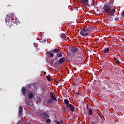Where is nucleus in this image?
Returning a JSON list of instances; mask_svg holds the SVG:
<instances>
[{
    "label": "nucleus",
    "mask_w": 124,
    "mask_h": 124,
    "mask_svg": "<svg viewBox=\"0 0 124 124\" xmlns=\"http://www.w3.org/2000/svg\"><path fill=\"white\" fill-rule=\"evenodd\" d=\"M79 34L82 36H83V37H86V36H88V35H89V34H90L87 28H86V27H85L84 29H82L80 31Z\"/></svg>",
    "instance_id": "1"
},
{
    "label": "nucleus",
    "mask_w": 124,
    "mask_h": 124,
    "mask_svg": "<svg viewBox=\"0 0 124 124\" xmlns=\"http://www.w3.org/2000/svg\"><path fill=\"white\" fill-rule=\"evenodd\" d=\"M29 90L31 92L35 91L37 89V85L35 84H31L29 85Z\"/></svg>",
    "instance_id": "2"
},
{
    "label": "nucleus",
    "mask_w": 124,
    "mask_h": 124,
    "mask_svg": "<svg viewBox=\"0 0 124 124\" xmlns=\"http://www.w3.org/2000/svg\"><path fill=\"white\" fill-rule=\"evenodd\" d=\"M85 28H86V30H87V31L89 32V33H91V32H93V30H94V27L93 26H86Z\"/></svg>",
    "instance_id": "3"
},
{
    "label": "nucleus",
    "mask_w": 124,
    "mask_h": 124,
    "mask_svg": "<svg viewBox=\"0 0 124 124\" xmlns=\"http://www.w3.org/2000/svg\"><path fill=\"white\" fill-rule=\"evenodd\" d=\"M66 108L67 109H70L71 112H74V110H75V108L71 104H70L66 106Z\"/></svg>",
    "instance_id": "4"
},
{
    "label": "nucleus",
    "mask_w": 124,
    "mask_h": 124,
    "mask_svg": "<svg viewBox=\"0 0 124 124\" xmlns=\"http://www.w3.org/2000/svg\"><path fill=\"white\" fill-rule=\"evenodd\" d=\"M46 54L47 55V57H48V58H54V53L52 50L49 51H47L46 52Z\"/></svg>",
    "instance_id": "5"
},
{
    "label": "nucleus",
    "mask_w": 124,
    "mask_h": 124,
    "mask_svg": "<svg viewBox=\"0 0 124 124\" xmlns=\"http://www.w3.org/2000/svg\"><path fill=\"white\" fill-rule=\"evenodd\" d=\"M103 9L105 12H108V10H110L111 8L109 5H105L103 6Z\"/></svg>",
    "instance_id": "6"
},
{
    "label": "nucleus",
    "mask_w": 124,
    "mask_h": 124,
    "mask_svg": "<svg viewBox=\"0 0 124 124\" xmlns=\"http://www.w3.org/2000/svg\"><path fill=\"white\" fill-rule=\"evenodd\" d=\"M6 21V24L7 26H8L9 27H11L12 26V18H11V20H8L7 19H5Z\"/></svg>",
    "instance_id": "7"
},
{
    "label": "nucleus",
    "mask_w": 124,
    "mask_h": 124,
    "mask_svg": "<svg viewBox=\"0 0 124 124\" xmlns=\"http://www.w3.org/2000/svg\"><path fill=\"white\" fill-rule=\"evenodd\" d=\"M50 96L52 100H57V98H56V95L53 93V92H50Z\"/></svg>",
    "instance_id": "8"
},
{
    "label": "nucleus",
    "mask_w": 124,
    "mask_h": 124,
    "mask_svg": "<svg viewBox=\"0 0 124 124\" xmlns=\"http://www.w3.org/2000/svg\"><path fill=\"white\" fill-rule=\"evenodd\" d=\"M52 103H53V100L51 98L48 99L47 101V102H44V104L45 105H47V104L48 105H52Z\"/></svg>",
    "instance_id": "9"
},
{
    "label": "nucleus",
    "mask_w": 124,
    "mask_h": 124,
    "mask_svg": "<svg viewBox=\"0 0 124 124\" xmlns=\"http://www.w3.org/2000/svg\"><path fill=\"white\" fill-rule=\"evenodd\" d=\"M81 3L83 5H87L89 6V0H80Z\"/></svg>",
    "instance_id": "10"
},
{
    "label": "nucleus",
    "mask_w": 124,
    "mask_h": 124,
    "mask_svg": "<svg viewBox=\"0 0 124 124\" xmlns=\"http://www.w3.org/2000/svg\"><path fill=\"white\" fill-rule=\"evenodd\" d=\"M64 62H65V58L62 57L59 59L58 62L60 64H62Z\"/></svg>",
    "instance_id": "11"
},
{
    "label": "nucleus",
    "mask_w": 124,
    "mask_h": 124,
    "mask_svg": "<svg viewBox=\"0 0 124 124\" xmlns=\"http://www.w3.org/2000/svg\"><path fill=\"white\" fill-rule=\"evenodd\" d=\"M71 52L74 54H76V53L78 52V47L72 48L71 49Z\"/></svg>",
    "instance_id": "12"
},
{
    "label": "nucleus",
    "mask_w": 124,
    "mask_h": 124,
    "mask_svg": "<svg viewBox=\"0 0 124 124\" xmlns=\"http://www.w3.org/2000/svg\"><path fill=\"white\" fill-rule=\"evenodd\" d=\"M23 112V107L21 106H20L19 108V116H20V117H22V112Z\"/></svg>",
    "instance_id": "13"
},
{
    "label": "nucleus",
    "mask_w": 124,
    "mask_h": 124,
    "mask_svg": "<svg viewBox=\"0 0 124 124\" xmlns=\"http://www.w3.org/2000/svg\"><path fill=\"white\" fill-rule=\"evenodd\" d=\"M41 89L42 90V92L43 93L46 92V85H42Z\"/></svg>",
    "instance_id": "14"
},
{
    "label": "nucleus",
    "mask_w": 124,
    "mask_h": 124,
    "mask_svg": "<svg viewBox=\"0 0 124 124\" xmlns=\"http://www.w3.org/2000/svg\"><path fill=\"white\" fill-rule=\"evenodd\" d=\"M26 88L25 87H22L21 89V93L23 94V95H26Z\"/></svg>",
    "instance_id": "15"
},
{
    "label": "nucleus",
    "mask_w": 124,
    "mask_h": 124,
    "mask_svg": "<svg viewBox=\"0 0 124 124\" xmlns=\"http://www.w3.org/2000/svg\"><path fill=\"white\" fill-rule=\"evenodd\" d=\"M26 104L28 107H31L32 105V103L31 102V101H28L26 102Z\"/></svg>",
    "instance_id": "16"
},
{
    "label": "nucleus",
    "mask_w": 124,
    "mask_h": 124,
    "mask_svg": "<svg viewBox=\"0 0 124 124\" xmlns=\"http://www.w3.org/2000/svg\"><path fill=\"white\" fill-rule=\"evenodd\" d=\"M75 96H77V97H79L81 96V95H82V94H81V93H78L77 91L75 92Z\"/></svg>",
    "instance_id": "17"
},
{
    "label": "nucleus",
    "mask_w": 124,
    "mask_h": 124,
    "mask_svg": "<svg viewBox=\"0 0 124 124\" xmlns=\"http://www.w3.org/2000/svg\"><path fill=\"white\" fill-rule=\"evenodd\" d=\"M64 104L65 105H66V106H67V105H69V101H68V100L67 99H65L64 100Z\"/></svg>",
    "instance_id": "18"
},
{
    "label": "nucleus",
    "mask_w": 124,
    "mask_h": 124,
    "mask_svg": "<svg viewBox=\"0 0 124 124\" xmlns=\"http://www.w3.org/2000/svg\"><path fill=\"white\" fill-rule=\"evenodd\" d=\"M42 117L44 118V119H47V118H49V116L48 115H47L46 113H44L42 114Z\"/></svg>",
    "instance_id": "19"
},
{
    "label": "nucleus",
    "mask_w": 124,
    "mask_h": 124,
    "mask_svg": "<svg viewBox=\"0 0 124 124\" xmlns=\"http://www.w3.org/2000/svg\"><path fill=\"white\" fill-rule=\"evenodd\" d=\"M56 56H57L58 58H62V52H61L60 50L59 52H57Z\"/></svg>",
    "instance_id": "20"
},
{
    "label": "nucleus",
    "mask_w": 124,
    "mask_h": 124,
    "mask_svg": "<svg viewBox=\"0 0 124 124\" xmlns=\"http://www.w3.org/2000/svg\"><path fill=\"white\" fill-rule=\"evenodd\" d=\"M61 38H62V39H66V35L65 34H62L61 35Z\"/></svg>",
    "instance_id": "21"
},
{
    "label": "nucleus",
    "mask_w": 124,
    "mask_h": 124,
    "mask_svg": "<svg viewBox=\"0 0 124 124\" xmlns=\"http://www.w3.org/2000/svg\"><path fill=\"white\" fill-rule=\"evenodd\" d=\"M88 114L90 116H92V115H93V110L92 109L90 108L88 109Z\"/></svg>",
    "instance_id": "22"
},
{
    "label": "nucleus",
    "mask_w": 124,
    "mask_h": 124,
    "mask_svg": "<svg viewBox=\"0 0 124 124\" xmlns=\"http://www.w3.org/2000/svg\"><path fill=\"white\" fill-rule=\"evenodd\" d=\"M115 13H116V10H115V9H112V10H111V16H112V17H114V15L115 14Z\"/></svg>",
    "instance_id": "23"
},
{
    "label": "nucleus",
    "mask_w": 124,
    "mask_h": 124,
    "mask_svg": "<svg viewBox=\"0 0 124 124\" xmlns=\"http://www.w3.org/2000/svg\"><path fill=\"white\" fill-rule=\"evenodd\" d=\"M53 53H59L60 52V49H54L51 50Z\"/></svg>",
    "instance_id": "24"
},
{
    "label": "nucleus",
    "mask_w": 124,
    "mask_h": 124,
    "mask_svg": "<svg viewBox=\"0 0 124 124\" xmlns=\"http://www.w3.org/2000/svg\"><path fill=\"white\" fill-rule=\"evenodd\" d=\"M28 96H29V99H31L33 96L32 92H30L28 95Z\"/></svg>",
    "instance_id": "25"
},
{
    "label": "nucleus",
    "mask_w": 124,
    "mask_h": 124,
    "mask_svg": "<svg viewBox=\"0 0 124 124\" xmlns=\"http://www.w3.org/2000/svg\"><path fill=\"white\" fill-rule=\"evenodd\" d=\"M94 5H96V3H95L94 0H93L92 3H91V6H94Z\"/></svg>",
    "instance_id": "26"
},
{
    "label": "nucleus",
    "mask_w": 124,
    "mask_h": 124,
    "mask_svg": "<svg viewBox=\"0 0 124 124\" xmlns=\"http://www.w3.org/2000/svg\"><path fill=\"white\" fill-rule=\"evenodd\" d=\"M109 50H110V48H107L104 49V53H109Z\"/></svg>",
    "instance_id": "27"
},
{
    "label": "nucleus",
    "mask_w": 124,
    "mask_h": 124,
    "mask_svg": "<svg viewBox=\"0 0 124 124\" xmlns=\"http://www.w3.org/2000/svg\"><path fill=\"white\" fill-rule=\"evenodd\" d=\"M120 17H117L114 18V20L116 22H119V21H120Z\"/></svg>",
    "instance_id": "28"
},
{
    "label": "nucleus",
    "mask_w": 124,
    "mask_h": 124,
    "mask_svg": "<svg viewBox=\"0 0 124 124\" xmlns=\"http://www.w3.org/2000/svg\"><path fill=\"white\" fill-rule=\"evenodd\" d=\"M13 16L14 17V14H10L7 15V17H9V18L11 17L13 18Z\"/></svg>",
    "instance_id": "29"
},
{
    "label": "nucleus",
    "mask_w": 124,
    "mask_h": 124,
    "mask_svg": "<svg viewBox=\"0 0 124 124\" xmlns=\"http://www.w3.org/2000/svg\"><path fill=\"white\" fill-rule=\"evenodd\" d=\"M54 122L55 124H61V122L58 121V120H54Z\"/></svg>",
    "instance_id": "30"
},
{
    "label": "nucleus",
    "mask_w": 124,
    "mask_h": 124,
    "mask_svg": "<svg viewBox=\"0 0 124 124\" xmlns=\"http://www.w3.org/2000/svg\"><path fill=\"white\" fill-rule=\"evenodd\" d=\"M108 66H109L110 67H112V66H113V62L108 63Z\"/></svg>",
    "instance_id": "31"
},
{
    "label": "nucleus",
    "mask_w": 124,
    "mask_h": 124,
    "mask_svg": "<svg viewBox=\"0 0 124 124\" xmlns=\"http://www.w3.org/2000/svg\"><path fill=\"white\" fill-rule=\"evenodd\" d=\"M46 78L47 80H48V81H51V79L50 78V77L47 76L46 77Z\"/></svg>",
    "instance_id": "32"
},
{
    "label": "nucleus",
    "mask_w": 124,
    "mask_h": 124,
    "mask_svg": "<svg viewBox=\"0 0 124 124\" xmlns=\"http://www.w3.org/2000/svg\"><path fill=\"white\" fill-rule=\"evenodd\" d=\"M46 123H47L48 124H49V123H51V119H47Z\"/></svg>",
    "instance_id": "33"
},
{
    "label": "nucleus",
    "mask_w": 124,
    "mask_h": 124,
    "mask_svg": "<svg viewBox=\"0 0 124 124\" xmlns=\"http://www.w3.org/2000/svg\"><path fill=\"white\" fill-rule=\"evenodd\" d=\"M107 13H108V15H111V16H112V14L111 13V12L108 11Z\"/></svg>",
    "instance_id": "34"
},
{
    "label": "nucleus",
    "mask_w": 124,
    "mask_h": 124,
    "mask_svg": "<svg viewBox=\"0 0 124 124\" xmlns=\"http://www.w3.org/2000/svg\"><path fill=\"white\" fill-rule=\"evenodd\" d=\"M115 62L116 63H118V64H119V63H120V61L119 60L116 61Z\"/></svg>",
    "instance_id": "35"
},
{
    "label": "nucleus",
    "mask_w": 124,
    "mask_h": 124,
    "mask_svg": "<svg viewBox=\"0 0 124 124\" xmlns=\"http://www.w3.org/2000/svg\"><path fill=\"white\" fill-rule=\"evenodd\" d=\"M87 110H89V109H90V108H89V105H87Z\"/></svg>",
    "instance_id": "36"
},
{
    "label": "nucleus",
    "mask_w": 124,
    "mask_h": 124,
    "mask_svg": "<svg viewBox=\"0 0 124 124\" xmlns=\"http://www.w3.org/2000/svg\"><path fill=\"white\" fill-rule=\"evenodd\" d=\"M62 110L63 111V112H64V113H65V112H66V109H65V108H63V109H62Z\"/></svg>",
    "instance_id": "37"
},
{
    "label": "nucleus",
    "mask_w": 124,
    "mask_h": 124,
    "mask_svg": "<svg viewBox=\"0 0 124 124\" xmlns=\"http://www.w3.org/2000/svg\"><path fill=\"white\" fill-rule=\"evenodd\" d=\"M66 40H67V39H64L63 40H62V41H66Z\"/></svg>",
    "instance_id": "38"
},
{
    "label": "nucleus",
    "mask_w": 124,
    "mask_h": 124,
    "mask_svg": "<svg viewBox=\"0 0 124 124\" xmlns=\"http://www.w3.org/2000/svg\"><path fill=\"white\" fill-rule=\"evenodd\" d=\"M122 15H123V16H124V11H123V12H122Z\"/></svg>",
    "instance_id": "39"
},
{
    "label": "nucleus",
    "mask_w": 124,
    "mask_h": 124,
    "mask_svg": "<svg viewBox=\"0 0 124 124\" xmlns=\"http://www.w3.org/2000/svg\"><path fill=\"white\" fill-rule=\"evenodd\" d=\"M61 124H63V121H62V120H61Z\"/></svg>",
    "instance_id": "40"
},
{
    "label": "nucleus",
    "mask_w": 124,
    "mask_h": 124,
    "mask_svg": "<svg viewBox=\"0 0 124 124\" xmlns=\"http://www.w3.org/2000/svg\"><path fill=\"white\" fill-rule=\"evenodd\" d=\"M114 61H117V59H116V57L114 58Z\"/></svg>",
    "instance_id": "41"
},
{
    "label": "nucleus",
    "mask_w": 124,
    "mask_h": 124,
    "mask_svg": "<svg viewBox=\"0 0 124 124\" xmlns=\"http://www.w3.org/2000/svg\"><path fill=\"white\" fill-rule=\"evenodd\" d=\"M44 73L45 74H47V73H46V72H44Z\"/></svg>",
    "instance_id": "42"
},
{
    "label": "nucleus",
    "mask_w": 124,
    "mask_h": 124,
    "mask_svg": "<svg viewBox=\"0 0 124 124\" xmlns=\"http://www.w3.org/2000/svg\"><path fill=\"white\" fill-rule=\"evenodd\" d=\"M108 17H111V16H109Z\"/></svg>",
    "instance_id": "43"
}]
</instances>
